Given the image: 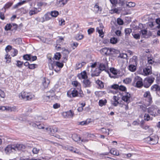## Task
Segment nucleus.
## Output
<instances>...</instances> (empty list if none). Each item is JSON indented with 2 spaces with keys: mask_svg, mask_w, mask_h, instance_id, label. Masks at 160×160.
Instances as JSON below:
<instances>
[{
  "mask_svg": "<svg viewBox=\"0 0 160 160\" xmlns=\"http://www.w3.org/2000/svg\"><path fill=\"white\" fill-rule=\"evenodd\" d=\"M140 108L144 112H145L147 111V108H146L143 105H140Z\"/></svg>",
  "mask_w": 160,
  "mask_h": 160,
  "instance_id": "nucleus-62",
  "label": "nucleus"
},
{
  "mask_svg": "<svg viewBox=\"0 0 160 160\" xmlns=\"http://www.w3.org/2000/svg\"><path fill=\"white\" fill-rule=\"evenodd\" d=\"M107 102V101L106 99L104 100L102 99L100 100L99 101V105L101 107H102L103 106L105 105Z\"/></svg>",
  "mask_w": 160,
  "mask_h": 160,
  "instance_id": "nucleus-29",
  "label": "nucleus"
},
{
  "mask_svg": "<svg viewBox=\"0 0 160 160\" xmlns=\"http://www.w3.org/2000/svg\"><path fill=\"white\" fill-rule=\"evenodd\" d=\"M126 88L123 85L119 86L118 90L122 91L125 92L126 91Z\"/></svg>",
  "mask_w": 160,
  "mask_h": 160,
  "instance_id": "nucleus-49",
  "label": "nucleus"
},
{
  "mask_svg": "<svg viewBox=\"0 0 160 160\" xmlns=\"http://www.w3.org/2000/svg\"><path fill=\"white\" fill-rule=\"evenodd\" d=\"M145 98V99L143 100V104L146 107L150 105L152 102L151 95Z\"/></svg>",
  "mask_w": 160,
  "mask_h": 160,
  "instance_id": "nucleus-12",
  "label": "nucleus"
},
{
  "mask_svg": "<svg viewBox=\"0 0 160 160\" xmlns=\"http://www.w3.org/2000/svg\"><path fill=\"white\" fill-rule=\"evenodd\" d=\"M96 82L100 88H102L104 87L103 83L102 81L98 80L96 81Z\"/></svg>",
  "mask_w": 160,
  "mask_h": 160,
  "instance_id": "nucleus-31",
  "label": "nucleus"
},
{
  "mask_svg": "<svg viewBox=\"0 0 160 160\" xmlns=\"http://www.w3.org/2000/svg\"><path fill=\"white\" fill-rule=\"evenodd\" d=\"M117 22L119 25H122L123 24V21L120 18H118L117 19Z\"/></svg>",
  "mask_w": 160,
  "mask_h": 160,
  "instance_id": "nucleus-56",
  "label": "nucleus"
},
{
  "mask_svg": "<svg viewBox=\"0 0 160 160\" xmlns=\"http://www.w3.org/2000/svg\"><path fill=\"white\" fill-rule=\"evenodd\" d=\"M132 30L130 28H126L125 30V34L126 36H128L132 32Z\"/></svg>",
  "mask_w": 160,
  "mask_h": 160,
  "instance_id": "nucleus-35",
  "label": "nucleus"
},
{
  "mask_svg": "<svg viewBox=\"0 0 160 160\" xmlns=\"http://www.w3.org/2000/svg\"><path fill=\"white\" fill-rule=\"evenodd\" d=\"M108 63L107 58L106 57H104L101 61L99 65V68L96 69V72H95L92 74V76H98L101 71H105L106 72L108 69Z\"/></svg>",
  "mask_w": 160,
  "mask_h": 160,
  "instance_id": "nucleus-1",
  "label": "nucleus"
},
{
  "mask_svg": "<svg viewBox=\"0 0 160 160\" xmlns=\"http://www.w3.org/2000/svg\"><path fill=\"white\" fill-rule=\"evenodd\" d=\"M118 3L120 4L122 6L125 4H126L127 2L125 0H118Z\"/></svg>",
  "mask_w": 160,
  "mask_h": 160,
  "instance_id": "nucleus-53",
  "label": "nucleus"
},
{
  "mask_svg": "<svg viewBox=\"0 0 160 160\" xmlns=\"http://www.w3.org/2000/svg\"><path fill=\"white\" fill-rule=\"evenodd\" d=\"M74 113L71 110L69 111L63 112L62 115L65 118H72L74 116Z\"/></svg>",
  "mask_w": 160,
  "mask_h": 160,
  "instance_id": "nucleus-16",
  "label": "nucleus"
},
{
  "mask_svg": "<svg viewBox=\"0 0 160 160\" xmlns=\"http://www.w3.org/2000/svg\"><path fill=\"white\" fill-rule=\"evenodd\" d=\"M19 97L20 98H22L27 100H29L33 98L34 96L30 93L22 91L19 94Z\"/></svg>",
  "mask_w": 160,
  "mask_h": 160,
  "instance_id": "nucleus-5",
  "label": "nucleus"
},
{
  "mask_svg": "<svg viewBox=\"0 0 160 160\" xmlns=\"http://www.w3.org/2000/svg\"><path fill=\"white\" fill-rule=\"evenodd\" d=\"M141 27H143V24L141 23H140L139 24V26H138V29H139V28H140V29H141ZM141 30L142 34V35H143V37L145 38H148V35L147 34V31L146 30Z\"/></svg>",
  "mask_w": 160,
  "mask_h": 160,
  "instance_id": "nucleus-21",
  "label": "nucleus"
},
{
  "mask_svg": "<svg viewBox=\"0 0 160 160\" xmlns=\"http://www.w3.org/2000/svg\"><path fill=\"white\" fill-rule=\"evenodd\" d=\"M151 67L146 68L143 70L144 73L146 75L149 74L151 73Z\"/></svg>",
  "mask_w": 160,
  "mask_h": 160,
  "instance_id": "nucleus-26",
  "label": "nucleus"
},
{
  "mask_svg": "<svg viewBox=\"0 0 160 160\" xmlns=\"http://www.w3.org/2000/svg\"><path fill=\"white\" fill-rule=\"evenodd\" d=\"M127 57V55L126 53H120L119 56H118V58H126Z\"/></svg>",
  "mask_w": 160,
  "mask_h": 160,
  "instance_id": "nucleus-47",
  "label": "nucleus"
},
{
  "mask_svg": "<svg viewBox=\"0 0 160 160\" xmlns=\"http://www.w3.org/2000/svg\"><path fill=\"white\" fill-rule=\"evenodd\" d=\"M68 0H61L57 3V4L60 7H62L65 5Z\"/></svg>",
  "mask_w": 160,
  "mask_h": 160,
  "instance_id": "nucleus-25",
  "label": "nucleus"
},
{
  "mask_svg": "<svg viewBox=\"0 0 160 160\" xmlns=\"http://www.w3.org/2000/svg\"><path fill=\"white\" fill-rule=\"evenodd\" d=\"M94 31V29L93 28H91L89 29L88 30V34H91Z\"/></svg>",
  "mask_w": 160,
  "mask_h": 160,
  "instance_id": "nucleus-58",
  "label": "nucleus"
},
{
  "mask_svg": "<svg viewBox=\"0 0 160 160\" xmlns=\"http://www.w3.org/2000/svg\"><path fill=\"white\" fill-rule=\"evenodd\" d=\"M132 81V80L130 78H127L123 80V82L126 84H128L130 83Z\"/></svg>",
  "mask_w": 160,
  "mask_h": 160,
  "instance_id": "nucleus-51",
  "label": "nucleus"
},
{
  "mask_svg": "<svg viewBox=\"0 0 160 160\" xmlns=\"http://www.w3.org/2000/svg\"><path fill=\"white\" fill-rule=\"evenodd\" d=\"M118 42V40L117 38L115 37H113L111 38L110 39V42L111 43L113 44H115Z\"/></svg>",
  "mask_w": 160,
  "mask_h": 160,
  "instance_id": "nucleus-41",
  "label": "nucleus"
},
{
  "mask_svg": "<svg viewBox=\"0 0 160 160\" xmlns=\"http://www.w3.org/2000/svg\"><path fill=\"white\" fill-rule=\"evenodd\" d=\"M115 50L114 49L112 48H107V53L106 55H109L110 54H112L113 53L115 52Z\"/></svg>",
  "mask_w": 160,
  "mask_h": 160,
  "instance_id": "nucleus-30",
  "label": "nucleus"
},
{
  "mask_svg": "<svg viewBox=\"0 0 160 160\" xmlns=\"http://www.w3.org/2000/svg\"><path fill=\"white\" fill-rule=\"evenodd\" d=\"M94 9L95 12L96 13H98V12L99 11H101L102 10V9L101 8H100L98 5L97 4H96L94 6Z\"/></svg>",
  "mask_w": 160,
  "mask_h": 160,
  "instance_id": "nucleus-32",
  "label": "nucleus"
},
{
  "mask_svg": "<svg viewBox=\"0 0 160 160\" xmlns=\"http://www.w3.org/2000/svg\"><path fill=\"white\" fill-rule=\"evenodd\" d=\"M148 25L152 29L160 28V18H158L156 20L155 22H150L148 23Z\"/></svg>",
  "mask_w": 160,
  "mask_h": 160,
  "instance_id": "nucleus-6",
  "label": "nucleus"
},
{
  "mask_svg": "<svg viewBox=\"0 0 160 160\" xmlns=\"http://www.w3.org/2000/svg\"><path fill=\"white\" fill-rule=\"evenodd\" d=\"M69 52L68 50L64 49L63 51L62 52V54L63 55V58H64V60L63 62H67L68 58V55L69 54Z\"/></svg>",
  "mask_w": 160,
  "mask_h": 160,
  "instance_id": "nucleus-18",
  "label": "nucleus"
},
{
  "mask_svg": "<svg viewBox=\"0 0 160 160\" xmlns=\"http://www.w3.org/2000/svg\"><path fill=\"white\" fill-rule=\"evenodd\" d=\"M83 82V86L85 88L90 87L91 86V82L88 79H85Z\"/></svg>",
  "mask_w": 160,
  "mask_h": 160,
  "instance_id": "nucleus-22",
  "label": "nucleus"
},
{
  "mask_svg": "<svg viewBox=\"0 0 160 160\" xmlns=\"http://www.w3.org/2000/svg\"><path fill=\"white\" fill-rule=\"evenodd\" d=\"M37 66V65L35 64H30L28 68L30 69H34Z\"/></svg>",
  "mask_w": 160,
  "mask_h": 160,
  "instance_id": "nucleus-54",
  "label": "nucleus"
},
{
  "mask_svg": "<svg viewBox=\"0 0 160 160\" xmlns=\"http://www.w3.org/2000/svg\"><path fill=\"white\" fill-rule=\"evenodd\" d=\"M29 125L33 127L38 128L39 129L44 128L43 125L39 122H30L29 123Z\"/></svg>",
  "mask_w": 160,
  "mask_h": 160,
  "instance_id": "nucleus-11",
  "label": "nucleus"
},
{
  "mask_svg": "<svg viewBox=\"0 0 160 160\" xmlns=\"http://www.w3.org/2000/svg\"><path fill=\"white\" fill-rule=\"evenodd\" d=\"M122 99L128 104L131 101L132 98L130 93L128 92H125L122 98Z\"/></svg>",
  "mask_w": 160,
  "mask_h": 160,
  "instance_id": "nucleus-10",
  "label": "nucleus"
},
{
  "mask_svg": "<svg viewBox=\"0 0 160 160\" xmlns=\"http://www.w3.org/2000/svg\"><path fill=\"white\" fill-rule=\"evenodd\" d=\"M147 140L149 142L150 144H154L157 143V138L148 137L147 138Z\"/></svg>",
  "mask_w": 160,
  "mask_h": 160,
  "instance_id": "nucleus-20",
  "label": "nucleus"
},
{
  "mask_svg": "<svg viewBox=\"0 0 160 160\" xmlns=\"http://www.w3.org/2000/svg\"><path fill=\"white\" fill-rule=\"evenodd\" d=\"M12 27V25L10 24H7L5 27V29L6 31L10 30Z\"/></svg>",
  "mask_w": 160,
  "mask_h": 160,
  "instance_id": "nucleus-50",
  "label": "nucleus"
},
{
  "mask_svg": "<svg viewBox=\"0 0 160 160\" xmlns=\"http://www.w3.org/2000/svg\"><path fill=\"white\" fill-rule=\"evenodd\" d=\"M132 35L134 38L137 39H139L140 38V36L138 34H135Z\"/></svg>",
  "mask_w": 160,
  "mask_h": 160,
  "instance_id": "nucleus-64",
  "label": "nucleus"
},
{
  "mask_svg": "<svg viewBox=\"0 0 160 160\" xmlns=\"http://www.w3.org/2000/svg\"><path fill=\"white\" fill-rule=\"evenodd\" d=\"M107 48H102L100 50V52L102 54L107 55Z\"/></svg>",
  "mask_w": 160,
  "mask_h": 160,
  "instance_id": "nucleus-39",
  "label": "nucleus"
},
{
  "mask_svg": "<svg viewBox=\"0 0 160 160\" xmlns=\"http://www.w3.org/2000/svg\"><path fill=\"white\" fill-rule=\"evenodd\" d=\"M154 79L152 77H148L145 78L143 82V86L145 88H149L153 82Z\"/></svg>",
  "mask_w": 160,
  "mask_h": 160,
  "instance_id": "nucleus-7",
  "label": "nucleus"
},
{
  "mask_svg": "<svg viewBox=\"0 0 160 160\" xmlns=\"http://www.w3.org/2000/svg\"><path fill=\"white\" fill-rule=\"evenodd\" d=\"M25 146L22 144L9 145L5 149V152L9 155L12 152L15 153L17 150H21L25 148Z\"/></svg>",
  "mask_w": 160,
  "mask_h": 160,
  "instance_id": "nucleus-2",
  "label": "nucleus"
},
{
  "mask_svg": "<svg viewBox=\"0 0 160 160\" xmlns=\"http://www.w3.org/2000/svg\"><path fill=\"white\" fill-rule=\"evenodd\" d=\"M72 84L75 87H78V88H81L80 84L77 81H74L72 82Z\"/></svg>",
  "mask_w": 160,
  "mask_h": 160,
  "instance_id": "nucleus-42",
  "label": "nucleus"
},
{
  "mask_svg": "<svg viewBox=\"0 0 160 160\" xmlns=\"http://www.w3.org/2000/svg\"><path fill=\"white\" fill-rule=\"evenodd\" d=\"M110 71L114 75L117 74V71L114 68H111L110 69Z\"/></svg>",
  "mask_w": 160,
  "mask_h": 160,
  "instance_id": "nucleus-57",
  "label": "nucleus"
},
{
  "mask_svg": "<svg viewBox=\"0 0 160 160\" xmlns=\"http://www.w3.org/2000/svg\"><path fill=\"white\" fill-rule=\"evenodd\" d=\"M23 63V62H22L20 61H17V64H16V65L18 67L21 68Z\"/></svg>",
  "mask_w": 160,
  "mask_h": 160,
  "instance_id": "nucleus-59",
  "label": "nucleus"
},
{
  "mask_svg": "<svg viewBox=\"0 0 160 160\" xmlns=\"http://www.w3.org/2000/svg\"><path fill=\"white\" fill-rule=\"evenodd\" d=\"M51 16L53 17H56L58 15V12L57 11H52L51 13Z\"/></svg>",
  "mask_w": 160,
  "mask_h": 160,
  "instance_id": "nucleus-34",
  "label": "nucleus"
},
{
  "mask_svg": "<svg viewBox=\"0 0 160 160\" xmlns=\"http://www.w3.org/2000/svg\"><path fill=\"white\" fill-rule=\"evenodd\" d=\"M135 5V3L132 2H128V3H126V6L129 8L134 7Z\"/></svg>",
  "mask_w": 160,
  "mask_h": 160,
  "instance_id": "nucleus-43",
  "label": "nucleus"
},
{
  "mask_svg": "<svg viewBox=\"0 0 160 160\" xmlns=\"http://www.w3.org/2000/svg\"><path fill=\"white\" fill-rule=\"evenodd\" d=\"M110 153L114 155L118 156L119 155V152L115 148H112L110 150Z\"/></svg>",
  "mask_w": 160,
  "mask_h": 160,
  "instance_id": "nucleus-24",
  "label": "nucleus"
},
{
  "mask_svg": "<svg viewBox=\"0 0 160 160\" xmlns=\"http://www.w3.org/2000/svg\"><path fill=\"white\" fill-rule=\"evenodd\" d=\"M78 77L80 79H84L87 78V73L85 71H83L80 74L78 75Z\"/></svg>",
  "mask_w": 160,
  "mask_h": 160,
  "instance_id": "nucleus-23",
  "label": "nucleus"
},
{
  "mask_svg": "<svg viewBox=\"0 0 160 160\" xmlns=\"http://www.w3.org/2000/svg\"><path fill=\"white\" fill-rule=\"evenodd\" d=\"M97 31L99 33V36L101 38H103L104 37V33L103 32V30L101 29H99L98 27H97L96 28Z\"/></svg>",
  "mask_w": 160,
  "mask_h": 160,
  "instance_id": "nucleus-28",
  "label": "nucleus"
},
{
  "mask_svg": "<svg viewBox=\"0 0 160 160\" xmlns=\"http://www.w3.org/2000/svg\"><path fill=\"white\" fill-rule=\"evenodd\" d=\"M159 110L155 105H152L148 109V112L150 115L155 116L159 113Z\"/></svg>",
  "mask_w": 160,
  "mask_h": 160,
  "instance_id": "nucleus-4",
  "label": "nucleus"
},
{
  "mask_svg": "<svg viewBox=\"0 0 160 160\" xmlns=\"http://www.w3.org/2000/svg\"><path fill=\"white\" fill-rule=\"evenodd\" d=\"M45 129L47 132L52 136H54V133L57 132L58 131V128L55 127H48L46 128Z\"/></svg>",
  "mask_w": 160,
  "mask_h": 160,
  "instance_id": "nucleus-13",
  "label": "nucleus"
},
{
  "mask_svg": "<svg viewBox=\"0 0 160 160\" xmlns=\"http://www.w3.org/2000/svg\"><path fill=\"white\" fill-rule=\"evenodd\" d=\"M133 82L135 83V86L136 87L140 88L143 86L142 79L139 76L135 77L133 80Z\"/></svg>",
  "mask_w": 160,
  "mask_h": 160,
  "instance_id": "nucleus-9",
  "label": "nucleus"
},
{
  "mask_svg": "<svg viewBox=\"0 0 160 160\" xmlns=\"http://www.w3.org/2000/svg\"><path fill=\"white\" fill-rule=\"evenodd\" d=\"M151 95L150 92L149 91H146V92L144 95L143 96L144 98H145L146 97H149V95Z\"/></svg>",
  "mask_w": 160,
  "mask_h": 160,
  "instance_id": "nucleus-60",
  "label": "nucleus"
},
{
  "mask_svg": "<svg viewBox=\"0 0 160 160\" xmlns=\"http://www.w3.org/2000/svg\"><path fill=\"white\" fill-rule=\"evenodd\" d=\"M26 2L25 1H23L22 2H19L17 4L14 5L13 7V8L15 9L18 8L19 6H20Z\"/></svg>",
  "mask_w": 160,
  "mask_h": 160,
  "instance_id": "nucleus-36",
  "label": "nucleus"
},
{
  "mask_svg": "<svg viewBox=\"0 0 160 160\" xmlns=\"http://www.w3.org/2000/svg\"><path fill=\"white\" fill-rule=\"evenodd\" d=\"M78 94V92L75 89H74L71 92L68 91L67 93L68 96L70 98L76 97Z\"/></svg>",
  "mask_w": 160,
  "mask_h": 160,
  "instance_id": "nucleus-15",
  "label": "nucleus"
},
{
  "mask_svg": "<svg viewBox=\"0 0 160 160\" xmlns=\"http://www.w3.org/2000/svg\"><path fill=\"white\" fill-rule=\"evenodd\" d=\"M51 14L50 12H48L45 14L43 17H42V22H44L47 21L51 19V18L50 17Z\"/></svg>",
  "mask_w": 160,
  "mask_h": 160,
  "instance_id": "nucleus-19",
  "label": "nucleus"
},
{
  "mask_svg": "<svg viewBox=\"0 0 160 160\" xmlns=\"http://www.w3.org/2000/svg\"><path fill=\"white\" fill-rule=\"evenodd\" d=\"M119 85L117 84H114L111 86V88L116 90H118Z\"/></svg>",
  "mask_w": 160,
  "mask_h": 160,
  "instance_id": "nucleus-46",
  "label": "nucleus"
},
{
  "mask_svg": "<svg viewBox=\"0 0 160 160\" xmlns=\"http://www.w3.org/2000/svg\"><path fill=\"white\" fill-rule=\"evenodd\" d=\"M144 118V120L146 121H148L149 120H152V118L150 117L149 115L147 113H145V114Z\"/></svg>",
  "mask_w": 160,
  "mask_h": 160,
  "instance_id": "nucleus-33",
  "label": "nucleus"
},
{
  "mask_svg": "<svg viewBox=\"0 0 160 160\" xmlns=\"http://www.w3.org/2000/svg\"><path fill=\"white\" fill-rule=\"evenodd\" d=\"M129 64V65L128 67V70L132 72L135 71L137 65L136 61L133 59H130Z\"/></svg>",
  "mask_w": 160,
  "mask_h": 160,
  "instance_id": "nucleus-8",
  "label": "nucleus"
},
{
  "mask_svg": "<svg viewBox=\"0 0 160 160\" xmlns=\"http://www.w3.org/2000/svg\"><path fill=\"white\" fill-rule=\"evenodd\" d=\"M31 54H26L24 55L23 57L24 59L30 61V60H31Z\"/></svg>",
  "mask_w": 160,
  "mask_h": 160,
  "instance_id": "nucleus-37",
  "label": "nucleus"
},
{
  "mask_svg": "<svg viewBox=\"0 0 160 160\" xmlns=\"http://www.w3.org/2000/svg\"><path fill=\"white\" fill-rule=\"evenodd\" d=\"M115 33L118 36H121L122 35L121 32L119 30L116 31L115 32Z\"/></svg>",
  "mask_w": 160,
  "mask_h": 160,
  "instance_id": "nucleus-61",
  "label": "nucleus"
},
{
  "mask_svg": "<svg viewBox=\"0 0 160 160\" xmlns=\"http://www.w3.org/2000/svg\"><path fill=\"white\" fill-rule=\"evenodd\" d=\"M12 50H13V51H12L11 52V56L12 57L16 56L18 52V50L14 48H13Z\"/></svg>",
  "mask_w": 160,
  "mask_h": 160,
  "instance_id": "nucleus-40",
  "label": "nucleus"
},
{
  "mask_svg": "<svg viewBox=\"0 0 160 160\" xmlns=\"http://www.w3.org/2000/svg\"><path fill=\"white\" fill-rule=\"evenodd\" d=\"M152 90L156 92L157 94L159 96L160 93V87L157 84L152 85L151 87Z\"/></svg>",
  "mask_w": 160,
  "mask_h": 160,
  "instance_id": "nucleus-17",
  "label": "nucleus"
},
{
  "mask_svg": "<svg viewBox=\"0 0 160 160\" xmlns=\"http://www.w3.org/2000/svg\"><path fill=\"white\" fill-rule=\"evenodd\" d=\"M40 150V148H34L32 150V152L33 154H38Z\"/></svg>",
  "mask_w": 160,
  "mask_h": 160,
  "instance_id": "nucleus-44",
  "label": "nucleus"
},
{
  "mask_svg": "<svg viewBox=\"0 0 160 160\" xmlns=\"http://www.w3.org/2000/svg\"><path fill=\"white\" fill-rule=\"evenodd\" d=\"M82 66V64L81 63H78L76 64L75 69L78 70L81 68Z\"/></svg>",
  "mask_w": 160,
  "mask_h": 160,
  "instance_id": "nucleus-55",
  "label": "nucleus"
},
{
  "mask_svg": "<svg viewBox=\"0 0 160 160\" xmlns=\"http://www.w3.org/2000/svg\"><path fill=\"white\" fill-rule=\"evenodd\" d=\"M12 47L9 45L7 46L5 48L6 52L8 53L10 52V50H12Z\"/></svg>",
  "mask_w": 160,
  "mask_h": 160,
  "instance_id": "nucleus-48",
  "label": "nucleus"
},
{
  "mask_svg": "<svg viewBox=\"0 0 160 160\" xmlns=\"http://www.w3.org/2000/svg\"><path fill=\"white\" fill-rule=\"evenodd\" d=\"M60 104L58 103H56L53 104V108L54 109L58 108H59L60 107Z\"/></svg>",
  "mask_w": 160,
  "mask_h": 160,
  "instance_id": "nucleus-63",
  "label": "nucleus"
},
{
  "mask_svg": "<svg viewBox=\"0 0 160 160\" xmlns=\"http://www.w3.org/2000/svg\"><path fill=\"white\" fill-rule=\"evenodd\" d=\"M101 131L105 134H107L108 135L109 134V130L108 129H106V128H102L101 129Z\"/></svg>",
  "mask_w": 160,
  "mask_h": 160,
  "instance_id": "nucleus-52",
  "label": "nucleus"
},
{
  "mask_svg": "<svg viewBox=\"0 0 160 160\" xmlns=\"http://www.w3.org/2000/svg\"><path fill=\"white\" fill-rule=\"evenodd\" d=\"M52 60H54L53 58H49L50 68L51 69H54V71L57 72L60 71L63 66V63L58 61H53Z\"/></svg>",
  "mask_w": 160,
  "mask_h": 160,
  "instance_id": "nucleus-3",
  "label": "nucleus"
},
{
  "mask_svg": "<svg viewBox=\"0 0 160 160\" xmlns=\"http://www.w3.org/2000/svg\"><path fill=\"white\" fill-rule=\"evenodd\" d=\"M72 139L76 142L80 141L81 140L82 142H87L88 140V139H85L83 138L81 139L80 137L76 133H74L72 135Z\"/></svg>",
  "mask_w": 160,
  "mask_h": 160,
  "instance_id": "nucleus-14",
  "label": "nucleus"
},
{
  "mask_svg": "<svg viewBox=\"0 0 160 160\" xmlns=\"http://www.w3.org/2000/svg\"><path fill=\"white\" fill-rule=\"evenodd\" d=\"M61 57V54L59 52H57L55 54L53 58L56 60H59Z\"/></svg>",
  "mask_w": 160,
  "mask_h": 160,
  "instance_id": "nucleus-38",
  "label": "nucleus"
},
{
  "mask_svg": "<svg viewBox=\"0 0 160 160\" xmlns=\"http://www.w3.org/2000/svg\"><path fill=\"white\" fill-rule=\"evenodd\" d=\"M13 2H8L6 3L3 7L4 9V12H6V9L9 8L13 4Z\"/></svg>",
  "mask_w": 160,
  "mask_h": 160,
  "instance_id": "nucleus-27",
  "label": "nucleus"
},
{
  "mask_svg": "<svg viewBox=\"0 0 160 160\" xmlns=\"http://www.w3.org/2000/svg\"><path fill=\"white\" fill-rule=\"evenodd\" d=\"M5 59L7 60L6 62L7 63H9L11 61V57H10V55H8V54L6 55Z\"/></svg>",
  "mask_w": 160,
  "mask_h": 160,
  "instance_id": "nucleus-45",
  "label": "nucleus"
}]
</instances>
